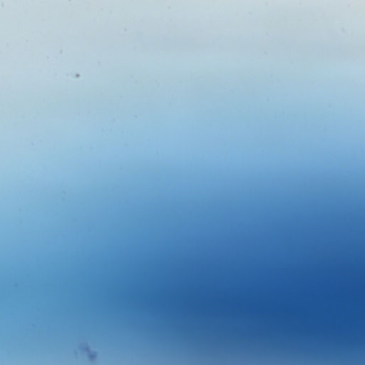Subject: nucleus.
<instances>
[{"mask_svg": "<svg viewBox=\"0 0 365 365\" xmlns=\"http://www.w3.org/2000/svg\"><path fill=\"white\" fill-rule=\"evenodd\" d=\"M361 227L359 260V348L361 363L363 364L365 356V237ZM330 319H332L331 318ZM335 319V318H333ZM336 319H337L336 318Z\"/></svg>", "mask_w": 365, "mask_h": 365, "instance_id": "f257e3e1", "label": "nucleus"}, {"mask_svg": "<svg viewBox=\"0 0 365 365\" xmlns=\"http://www.w3.org/2000/svg\"><path fill=\"white\" fill-rule=\"evenodd\" d=\"M354 302L355 297L354 294L349 290H346L337 300L336 305L341 311H347L352 307Z\"/></svg>", "mask_w": 365, "mask_h": 365, "instance_id": "f03ea898", "label": "nucleus"}]
</instances>
